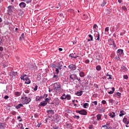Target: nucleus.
Listing matches in <instances>:
<instances>
[{
    "mask_svg": "<svg viewBox=\"0 0 129 129\" xmlns=\"http://www.w3.org/2000/svg\"><path fill=\"white\" fill-rule=\"evenodd\" d=\"M63 65V62H58L55 64L51 63L50 64V66L52 68L55 69L56 74H59V70H61L62 69V66Z\"/></svg>",
    "mask_w": 129,
    "mask_h": 129,
    "instance_id": "nucleus-1",
    "label": "nucleus"
},
{
    "mask_svg": "<svg viewBox=\"0 0 129 129\" xmlns=\"http://www.w3.org/2000/svg\"><path fill=\"white\" fill-rule=\"evenodd\" d=\"M53 78L55 79V81H58V80H59V76H58V75H54Z\"/></svg>",
    "mask_w": 129,
    "mask_h": 129,
    "instance_id": "nucleus-22",
    "label": "nucleus"
},
{
    "mask_svg": "<svg viewBox=\"0 0 129 129\" xmlns=\"http://www.w3.org/2000/svg\"><path fill=\"white\" fill-rule=\"evenodd\" d=\"M77 77H78V76H77L76 74H71L70 75V81H71V82H74L75 80L78 79Z\"/></svg>",
    "mask_w": 129,
    "mask_h": 129,
    "instance_id": "nucleus-4",
    "label": "nucleus"
},
{
    "mask_svg": "<svg viewBox=\"0 0 129 129\" xmlns=\"http://www.w3.org/2000/svg\"><path fill=\"white\" fill-rule=\"evenodd\" d=\"M52 86L53 87V89L55 92H57L58 93L59 92H61V84L59 83H54L52 84Z\"/></svg>",
    "mask_w": 129,
    "mask_h": 129,
    "instance_id": "nucleus-2",
    "label": "nucleus"
},
{
    "mask_svg": "<svg viewBox=\"0 0 129 129\" xmlns=\"http://www.w3.org/2000/svg\"><path fill=\"white\" fill-rule=\"evenodd\" d=\"M97 119L98 120H100V119H101V116H102V115L101 114H98L97 115Z\"/></svg>",
    "mask_w": 129,
    "mask_h": 129,
    "instance_id": "nucleus-25",
    "label": "nucleus"
},
{
    "mask_svg": "<svg viewBox=\"0 0 129 129\" xmlns=\"http://www.w3.org/2000/svg\"><path fill=\"white\" fill-rule=\"evenodd\" d=\"M108 43L110 46H111L112 45L114 48H115V49H117V47H116V45L115 44V43L114 42L113 39L110 38V39L108 40Z\"/></svg>",
    "mask_w": 129,
    "mask_h": 129,
    "instance_id": "nucleus-5",
    "label": "nucleus"
},
{
    "mask_svg": "<svg viewBox=\"0 0 129 129\" xmlns=\"http://www.w3.org/2000/svg\"><path fill=\"white\" fill-rule=\"evenodd\" d=\"M13 8H14V6H9L8 7V9L9 11H13Z\"/></svg>",
    "mask_w": 129,
    "mask_h": 129,
    "instance_id": "nucleus-32",
    "label": "nucleus"
},
{
    "mask_svg": "<svg viewBox=\"0 0 129 129\" xmlns=\"http://www.w3.org/2000/svg\"><path fill=\"white\" fill-rule=\"evenodd\" d=\"M113 102H114V101L112 100V99H110L109 100V103H113Z\"/></svg>",
    "mask_w": 129,
    "mask_h": 129,
    "instance_id": "nucleus-49",
    "label": "nucleus"
},
{
    "mask_svg": "<svg viewBox=\"0 0 129 129\" xmlns=\"http://www.w3.org/2000/svg\"><path fill=\"white\" fill-rule=\"evenodd\" d=\"M5 128V123H0V129Z\"/></svg>",
    "mask_w": 129,
    "mask_h": 129,
    "instance_id": "nucleus-27",
    "label": "nucleus"
},
{
    "mask_svg": "<svg viewBox=\"0 0 129 129\" xmlns=\"http://www.w3.org/2000/svg\"><path fill=\"white\" fill-rule=\"evenodd\" d=\"M19 6L21 9H24V8H26V3L22 2L19 4Z\"/></svg>",
    "mask_w": 129,
    "mask_h": 129,
    "instance_id": "nucleus-15",
    "label": "nucleus"
},
{
    "mask_svg": "<svg viewBox=\"0 0 129 129\" xmlns=\"http://www.w3.org/2000/svg\"><path fill=\"white\" fill-rule=\"evenodd\" d=\"M96 69L97 71H100L101 70V67L100 66H97L96 67Z\"/></svg>",
    "mask_w": 129,
    "mask_h": 129,
    "instance_id": "nucleus-30",
    "label": "nucleus"
},
{
    "mask_svg": "<svg viewBox=\"0 0 129 129\" xmlns=\"http://www.w3.org/2000/svg\"><path fill=\"white\" fill-rule=\"evenodd\" d=\"M85 63L86 64H88V63H89V59H87V60H85Z\"/></svg>",
    "mask_w": 129,
    "mask_h": 129,
    "instance_id": "nucleus-57",
    "label": "nucleus"
},
{
    "mask_svg": "<svg viewBox=\"0 0 129 129\" xmlns=\"http://www.w3.org/2000/svg\"><path fill=\"white\" fill-rule=\"evenodd\" d=\"M47 113L48 114H54L55 112H54V110H48L47 111Z\"/></svg>",
    "mask_w": 129,
    "mask_h": 129,
    "instance_id": "nucleus-17",
    "label": "nucleus"
},
{
    "mask_svg": "<svg viewBox=\"0 0 129 129\" xmlns=\"http://www.w3.org/2000/svg\"><path fill=\"white\" fill-rule=\"evenodd\" d=\"M48 100H51V98H46L45 99V100L47 103L49 102V101Z\"/></svg>",
    "mask_w": 129,
    "mask_h": 129,
    "instance_id": "nucleus-40",
    "label": "nucleus"
},
{
    "mask_svg": "<svg viewBox=\"0 0 129 129\" xmlns=\"http://www.w3.org/2000/svg\"><path fill=\"white\" fill-rule=\"evenodd\" d=\"M117 53H118L119 55H121L123 53V49H118L117 51Z\"/></svg>",
    "mask_w": 129,
    "mask_h": 129,
    "instance_id": "nucleus-21",
    "label": "nucleus"
},
{
    "mask_svg": "<svg viewBox=\"0 0 129 129\" xmlns=\"http://www.w3.org/2000/svg\"><path fill=\"white\" fill-rule=\"evenodd\" d=\"M42 98H41V97H36V101H41V99Z\"/></svg>",
    "mask_w": 129,
    "mask_h": 129,
    "instance_id": "nucleus-34",
    "label": "nucleus"
},
{
    "mask_svg": "<svg viewBox=\"0 0 129 129\" xmlns=\"http://www.w3.org/2000/svg\"><path fill=\"white\" fill-rule=\"evenodd\" d=\"M68 12L69 13H74V10H73V9H70L68 10Z\"/></svg>",
    "mask_w": 129,
    "mask_h": 129,
    "instance_id": "nucleus-50",
    "label": "nucleus"
},
{
    "mask_svg": "<svg viewBox=\"0 0 129 129\" xmlns=\"http://www.w3.org/2000/svg\"><path fill=\"white\" fill-rule=\"evenodd\" d=\"M108 79H112V76L111 75H110L109 76V78Z\"/></svg>",
    "mask_w": 129,
    "mask_h": 129,
    "instance_id": "nucleus-58",
    "label": "nucleus"
},
{
    "mask_svg": "<svg viewBox=\"0 0 129 129\" xmlns=\"http://www.w3.org/2000/svg\"><path fill=\"white\" fill-rule=\"evenodd\" d=\"M34 117H38V114H34Z\"/></svg>",
    "mask_w": 129,
    "mask_h": 129,
    "instance_id": "nucleus-64",
    "label": "nucleus"
},
{
    "mask_svg": "<svg viewBox=\"0 0 129 129\" xmlns=\"http://www.w3.org/2000/svg\"><path fill=\"white\" fill-rule=\"evenodd\" d=\"M83 93V91H80V92H77L76 94L78 96H81V95H82Z\"/></svg>",
    "mask_w": 129,
    "mask_h": 129,
    "instance_id": "nucleus-23",
    "label": "nucleus"
},
{
    "mask_svg": "<svg viewBox=\"0 0 129 129\" xmlns=\"http://www.w3.org/2000/svg\"><path fill=\"white\" fill-rule=\"evenodd\" d=\"M102 104H105L106 103V101L105 100H102Z\"/></svg>",
    "mask_w": 129,
    "mask_h": 129,
    "instance_id": "nucleus-56",
    "label": "nucleus"
},
{
    "mask_svg": "<svg viewBox=\"0 0 129 129\" xmlns=\"http://www.w3.org/2000/svg\"><path fill=\"white\" fill-rule=\"evenodd\" d=\"M69 68L71 70H76L77 67L74 64H70L69 66Z\"/></svg>",
    "mask_w": 129,
    "mask_h": 129,
    "instance_id": "nucleus-10",
    "label": "nucleus"
},
{
    "mask_svg": "<svg viewBox=\"0 0 129 129\" xmlns=\"http://www.w3.org/2000/svg\"><path fill=\"white\" fill-rule=\"evenodd\" d=\"M65 98L67 99V100H70L71 99V96L70 95L68 94L66 95Z\"/></svg>",
    "mask_w": 129,
    "mask_h": 129,
    "instance_id": "nucleus-24",
    "label": "nucleus"
},
{
    "mask_svg": "<svg viewBox=\"0 0 129 129\" xmlns=\"http://www.w3.org/2000/svg\"><path fill=\"white\" fill-rule=\"evenodd\" d=\"M21 80H27V79H28L29 78H28V76H27L26 75H24L23 76H21L20 77Z\"/></svg>",
    "mask_w": 129,
    "mask_h": 129,
    "instance_id": "nucleus-14",
    "label": "nucleus"
},
{
    "mask_svg": "<svg viewBox=\"0 0 129 129\" xmlns=\"http://www.w3.org/2000/svg\"><path fill=\"white\" fill-rule=\"evenodd\" d=\"M78 70L80 72V74H79L80 77H84V76H85V73H84V72H80V70L79 69H78Z\"/></svg>",
    "mask_w": 129,
    "mask_h": 129,
    "instance_id": "nucleus-16",
    "label": "nucleus"
},
{
    "mask_svg": "<svg viewBox=\"0 0 129 129\" xmlns=\"http://www.w3.org/2000/svg\"><path fill=\"white\" fill-rule=\"evenodd\" d=\"M15 107L17 109H19V108H21V107H24V106L22 104H19L18 105L16 106Z\"/></svg>",
    "mask_w": 129,
    "mask_h": 129,
    "instance_id": "nucleus-18",
    "label": "nucleus"
},
{
    "mask_svg": "<svg viewBox=\"0 0 129 129\" xmlns=\"http://www.w3.org/2000/svg\"><path fill=\"white\" fill-rule=\"evenodd\" d=\"M31 83V81L29 79H27V80H25V84H30Z\"/></svg>",
    "mask_w": 129,
    "mask_h": 129,
    "instance_id": "nucleus-31",
    "label": "nucleus"
},
{
    "mask_svg": "<svg viewBox=\"0 0 129 129\" xmlns=\"http://www.w3.org/2000/svg\"><path fill=\"white\" fill-rule=\"evenodd\" d=\"M115 90V89L114 87L112 88V91H109L108 92V94H113V92H114V91Z\"/></svg>",
    "mask_w": 129,
    "mask_h": 129,
    "instance_id": "nucleus-19",
    "label": "nucleus"
},
{
    "mask_svg": "<svg viewBox=\"0 0 129 129\" xmlns=\"http://www.w3.org/2000/svg\"><path fill=\"white\" fill-rule=\"evenodd\" d=\"M89 37L90 38L91 41H93V37H92V35H89Z\"/></svg>",
    "mask_w": 129,
    "mask_h": 129,
    "instance_id": "nucleus-43",
    "label": "nucleus"
},
{
    "mask_svg": "<svg viewBox=\"0 0 129 129\" xmlns=\"http://www.w3.org/2000/svg\"><path fill=\"white\" fill-rule=\"evenodd\" d=\"M94 36L95 37V39L97 40V41H99L100 40V35L99 34V32L95 31V34H94Z\"/></svg>",
    "mask_w": 129,
    "mask_h": 129,
    "instance_id": "nucleus-6",
    "label": "nucleus"
},
{
    "mask_svg": "<svg viewBox=\"0 0 129 129\" xmlns=\"http://www.w3.org/2000/svg\"><path fill=\"white\" fill-rule=\"evenodd\" d=\"M32 101L31 98L24 96L21 98V102L23 104H29Z\"/></svg>",
    "mask_w": 129,
    "mask_h": 129,
    "instance_id": "nucleus-3",
    "label": "nucleus"
},
{
    "mask_svg": "<svg viewBox=\"0 0 129 129\" xmlns=\"http://www.w3.org/2000/svg\"><path fill=\"white\" fill-rule=\"evenodd\" d=\"M123 122H124V123H125V126L126 127H129V120H127V118L124 117V118H123Z\"/></svg>",
    "mask_w": 129,
    "mask_h": 129,
    "instance_id": "nucleus-8",
    "label": "nucleus"
},
{
    "mask_svg": "<svg viewBox=\"0 0 129 129\" xmlns=\"http://www.w3.org/2000/svg\"><path fill=\"white\" fill-rule=\"evenodd\" d=\"M122 9L123 10V11H124V12H126L127 11L126 7H125V6L122 7Z\"/></svg>",
    "mask_w": 129,
    "mask_h": 129,
    "instance_id": "nucleus-41",
    "label": "nucleus"
},
{
    "mask_svg": "<svg viewBox=\"0 0 129 129\" xmlns=\"http://www.w3.org/2000/svg\"><path fill=\"white\" fill-rule=\"evenodd\" d=\"M17 119L19 120V121H22V118L20 116L17 117Z\"/></svg>",
    "mask_w": 129,
    "mask_h": 129,
    "instance_id": "nucleus-44",
    "label": "nucleus"
},
{
    "mask_svg": "<svg viewBox=\"0 0 129 129\" xmlns=\"http://www.w3.org/2000/svg\"><path fill=\"white\" fill-rule=\"evenodd\" d=\"M5 99H8L9 98V96L6 95L4 97Z\"/></svg>",
    "mask_w": 129,
    "mask_h": 129,
    "instance_id": "nucleus-59",
    "label": "nucleus"
},
{
    "mask_svg": "<svg viewBox=\"0 0 129 129\" xmlns=\"http://www.w3.org/2000/svg\"><path fill=\"white\" fill-rule=\"evenodd\" d=\"M76 80H78L79 84L81 85V83L82 82V80H81V79H80V78H78V77L77 79Z\"/></svg>",
    "mask_w": 129,
    "mask_h": 129,
    "instance_id": "nucleus-35",
    "label": "nucleus"
},
{
    "mask_svg": "<svg viewBox=\"0 0 129 129\" xmlns=\"http://www.w3.org/2000/svg\"><path fill=\"white\" fill-rule=\"evenodd\" d=\"M92 105H97V101L92 102Z\"/></svg>",
    "mask_w": 129,
    "mask_h": 129,
    "instance_id": "nucleus-39",
    "label": "nucleus"
},
{
    "mask_svg": "<svg viewBox=\"0 0 129 129\" xmlns=\"http://www.w3.org/2000/svg\"><path fill=\"white\" fill-rule=\"evenodd\" d=\"M97 28H98V26H97V25L96 24H94L93 26V29H96V30H97Z\"/></svg>",
    "mask_w": 129,
    "mask_h": 129,
    "instance_id": "nucleus-51",
    "label": "nucleus"
},
{
    "mask_svg": "<svg viewBox=\"0 0 129 129\" xmlns=\"http://www.w3.org/2000/svg\"><path fill=\"white\" fill-rule=\"evenodd\" d=\"M115 95H117L118 97H120V96H121V93L119 92H117L115 94Z\"/></svg>",
    "mask_w": 129,
    "mask_h": 129,
    "instance_id": "nucleus-36",
    "label": "nucleus"
},
{
    "mask_svg": "<svg viewBox=\"0 0 129 129\" xmlns=\"http://www.w3.org/2000/svg\"><path fill=\"white\" fill-rule=\"evenodd\" d=\"M123 78L124 79H126L127 80V79H128V77L127 76V75H125L123 76Z\"/></svg>",
    "mask_w": 129,
    "mask_h": 129,
    "instance_id": "nucleus-45",
    "label": "nucleus"
},
{
    "mask_svg": "<svg viewBox=\"0 0 129 129\" xmlns=\"http://www.w3.org/2000/svg\"><path fill=\"white\" fill-rule=\"evenodd\" d=\"M66 97V96L65 95V94H63L61 97V99H66V98H65Z\"/></svg>",
    "mask_w": 129,
    "mask_h": 129,
    "instance_id": "nucleus-47",
    "label": "nucleus"
},
{
    "mask_svg": "<svg viewBox=\"0 0 129 129\" xmlns=\"http://www.w3.org/2000/svg\"><path fill=\"white\" fill-rule=\"evenodd\" d=\"M105 5H106V2H105V1H103L101 2V7H104Z\"/></svg>",
    "mask_w": 129,
    "mask_h": 129,
    "instance_id": "nucleus-33",
    "label": "nucleus"
},
{
    "mask_svg": "<svg viewBox=\"0 0 129 129\" xmlns=\"http://www.w3.org/2000/svg\"><path fill=\"white\" fill-rule=\"evenodd\" d=\"M15 95H16V96H20V95H21V93L19 92H16L15 93Z\"/></svg>",
    "mask_w": 129,
    "mask_h": 129,
    "instance_id": "nucleus-37",
    "label": "nucleus"
},
{
    "mask_svg": "<svg viewBox=\"0 0 129 129\" xmlns=\"http://www.w3.org/2000/svg\"><path fill=\"white\" fill-rule=\"evenodd\" d=\"M89 129H92V128H93V125H90L89 126Z\"/></svg>",
    "mask_w": 129,
    "mask_h": 129,
    "instance_id": "nucleus-54",
    "label": "nucleus"
},
{
    "mask_svg": "<svg viewBox=\"0 0 129 129\" xmlns=\"http://www.w3.org/2000/svg\"><path fill=\"white\" fill-rule=\"evenodd\" d=\"M33 90L34 91H37V90H38V86L36 85Z\"/></svg>",
    "mask_w": 129,
    "mask_h": 129,
    "instance_id": "nucleus-48",
    "label": "nucleus"
},
{
    "mask_svg": "<svg viewBox=\"0 0 129 129\" xmlns=\"http://www.w3.org/2000/svg\"><path fill=\"white\" fill-rule=\"evenodd\" d=\"M41 124H42V123H39L37 125V127H40V125H41Z\"/></svg>",
    "mask_w": 129,
    "mask_h": 129,
    "instance_id": "nucleus-61",
    "label": "nucleus"
},
{
    "mask_svg": "<svg viewBox=\"0 0 129 129\" xmlns=\"http://www.w3.org/2000/svg\"><path fill=\"white\" fill-rule=\"evenodd\" d=\"M54 103L56 105H59V104L60 103V100L58 98H55L53 100Z\"/></svg>",
    "mask_w": 129,
    "mask_h": 129,
    "instance_id": "nucleus-9",
    "label": "nucleus"
},
{
    "mask_svg": "<svg viewBox=\"0 0 129 129\" xmlns=\"http://www.w3.org/2000/svg\"><path fill=\"white\" fill-rule=\"evenodd\" d=\"M96 59H97V60H100V59H101V58L100 57V55H96Z\"/></svg>",
    "mask_w": 129,
    "mask_h": 129,
    "instance_id": "nucleus-42",
    "label": "nucleus"
},
{
    "mask_svg": "<svg viewBox=\"0 0 129 129\" xmlns=\"http://www.w3.org/2000/svg\"><path fill=\"white\" fill-rule=\"evenodd\" d=\"M17 114V113L16 112V111H13V112H12V114H13V115H16Z\"/></svg>",
    "mask_w": 129,
    "mask_h": 129,
    "instance_id": "nucleus-63",
    "label": "nucleus"
},
{
    "mask_svg": "<svg viewBox=\"0 0 129 129\" xmlns=\"http://www.w3.org/2000/svg\"><path fill=\"white\" fill-rule=\"evenodd\" d=\"M125 114V112L123 110H121L120 111L119 116H123Z\"/></svg>",
    "mask_w": 129,
    "mask_h": 129,
    "instance_id": "nucleus-20",
    "label": "nucleus"
},
{
    "mask_svg": "<svg viewBox=\"0 0 129 129\" xmlns=\"http://www.w3.org/2000/svg\"><path fill=\"white\" fill-rule=\"evenodd\" d=\"M58 128H59V127H58V126H55V127L53 126L51 128V129H58Z\"/></svg>",
    "mask_w": 129,
    "mask_h": 129,
    "instance_id": "nucleus-55",
    "label": "nucleus"
},
{
    "mask_svg": "<svg viewBox=\"0 0 129 129\" xmlns=\"http://www.w3.org/2000/svg\"><path fill=\"white\" fill-rule=\"evenodd\" d=\"M89 106V104H88L87 103H85L83 105V107H84V108H87Z\"/></svg>",
    "mask_w": 129,
    "mask_h": 129,
    "instance_id": "nucleus-29",
    "label": "nucleus"
},
{
    "mask_svg": "<svg viewBox=\"0 0 129 129\" xmlns=\"http://www.w3.org/2000/svg\"><path fill=\"white\" fill-rule=\"evenodd\" d=\"M25 39V34L22 33L21 36L20 37V40H24Z\"/></svg>",
    "mask_w": 129,
    "mask_h": 129,
    "instance_id": "nucleus-26",
    "label": "nucleus"
},
{
    "mask_svg": "<svg viewBox=\"0 0 129 129\" xmlns=\"http://www.w3.org/2000/svg\"><path fill=\"white\" fill-rule=\"evenodd\" d=\"M108 31H109V27H106L105 29V32H108Z\"/></svg>",
    "mask_w": 129,
    "mask_h": 129,
    "instance_id": "nucleus-52",
    "label": "nucleus"
},
{
    "mask_svg": "<svg viewBox=\"0 0 129 129\" xmlns=\"http://www.w3.org/2000/svg\"><path fill=\"white\" fill-rule=\"evenodd\" d=\"M121 70H123L124 71H127V69L126 68V67L122 66L121 67Z\"/></svg>",
    "mask_w": 129,
    "mask_h": 129,
    "instance_id": "nucleus-28",
    "label": "nucleus"
},
{
    "mask_svg": "<svg viewBox=\"0 0 129 129\" xmlns=\"http://www.w3.org/2000/svg\"><path fill=\"white\" fill-rule=\"evenodd\" d=\"M70 57H71L72 58H74L75 59H76L77 57H79L78 55H76V53H71L70 54Z\"/></svg>",
    "mask_w": 129,
    "mask_h": 129,
    "instance_id": "nucleus-13",
    "label": "nucleus"
},
{
    "mask_svg": "<svg viewBox=\"0 0 129 129\" xmlns=\"http://www.w3.org/2000/svg\"><path fill=\"white\" fill-rule=\"evenodd\" d=\"M12 74H13V75H14V76H16V75H17V72H12Z\"/></svg>",
    "mask_w": 129,
    "mask_h": 129,
    "instance_id": "nucleus-53",
    "label": "nucleus"
},
{
    "mask_svg": "<svg viewBox=\"0 0 129 129\" xmlns=\"http://www.w3.org/2000/svg\"><path fill=\"white\" fill-rule=\"evenodd\" d=\"M0 51H4V47L0 46Z\"/></svg>",
    "mask_w": 129,
    "mask_h": 129,
    "instance_id": "nucleus-60",
    "label": "nucleus"
},
{
    "mask_svg": "<svg viewBox=\"0 0 129 129\" xmlns=\"http://www.w3.org/2000/svg\"><path fill=\"white\" fill-rule=\"evenodd\" d=\"M48 104V103L45 101H43L42 102H41L39 104L40 106H46V105Z\"/></svg>",
    "mask_w": 129,
    "mask_h": 129,
    "instance_id": "nucleus-11",
    "label": "nucleus"
},
{
    "mask_svg": "<svg viewBox=\"0 0 129 129\" xmlns=\"http://www.w3.org/2000/svg\"><path fill=\"white\" fill-rule=\"evenodd\" d=\"M76 112H78V113H79L80 114H82V115H86L87 114V112L84 109L76 111Z\"/></svg>",
    "mask_w": 129,
    "mask_h": 129,
    "instance_id": "nucleus-7",
    "label": "nucleus"
},
{
    "mask_svg": "<svg viewBox=\"0 0 129 129\" xmlns=\"http://www.w3.org/2000/svg\"><path fill=\"white\" fill-rule=\"evenodd\" d=\"M108 115L111 118H114V117L116 116L115 113L114 112H112L111 113H109Z\"/></svg>",
    "mask_w": 129,
    "mask_h": 129,
    "instance_id": "nucleus-12",
    "label": "nucleus"
},
{
    "mask_svg": "<svg viewBox=\"0 0 129 129\" xmlns=\"http://www.w3.org/2000/svg\"><path fill=\"white\" fill-rule=\"evenodd\" d=\"M29 90H25V93H29Z\"/></svg>",
    "mask_w": 129,
    "mask_h": 129,
    "instance_id": "nucleus-62",
    "label": "nucleus"
},
{
    "mask_svg": "<svg viewBox=\"0 0 129 129\" xmlns=\"http://www.w3.org/2000/svg\"><path fill=\"white\" fill-rule=\"evenodd\" d=\"M18 125H19V126H20V129H24V128H24V126H23V124H22V123H20L18 124Z\"/></svg>",
    "mask_w": 129,
    "mask_h": 129,
    "instance_id": "nucleus-38",
    "label": "nucleus"
},
{
    "mask_svg": "<svg viewBox=\"0 0 129 129\" xmlns=\"http://www.w3.org/2000/svg\"><path fill=\"white\" fill-rule=\"evenodd\" d=\"M74 118H77V119H79V118H80V116H77L76 115H75L74 116Z\"/></svg>",
    "mask_w": 129,
    "mask_h": 129,
    "instance_id": "nucleus-46",
    "label": "nucleus"
}]
</instances>
